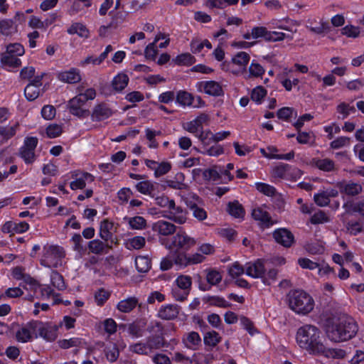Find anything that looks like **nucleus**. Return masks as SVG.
Returning a JSON list of instances; mask_svg holds the SVG:
<instances>
[{
    "label": "nucleus",
    "mask_w": 364,
    "mask_h": 364,
    "mask_svg": "<svg viewBox=\"0 0 364 364\" xmlns=\"http://www.w3.org/2000/svg\"><path fill=\"white\" fill-rule=\"evenodd\" d=\"M320 335L321 331L317 327L306 324L297 330L296 339L298 345L310 354H323L325 353V346Z\"/></svg>",
    "instance_id": "1"
},
{
    "label": "nucleus",
    "mask_w": 364,
    "mask_h": 364,
    "mask_svg": "<svg viewBox=\"0 0 364 364\" xmlns=\"http://www.w3.org/2000/svg\"><path fill=\"white\" fill-rule=\"evenodd\" d=\"M358 326L350 316H343L326 330L328 338L334 342H343L352 339L357 334Z\"/></svg>",
    "instance_id": "2"
},
{
    "label": "nucleus",
    "mask_w": 364,
    "mask_h": 364,
    "mask_svg": "<svg viewBox=\"0 0 364 364\" xmlns=\"http://www.w3.org/2000/svg\"><path fill=\"white\" fill-rule=\"evenodd\" d=\"M205 259V257L199 252L189 255L181 251H174L161 259L160 269L162 271H167L171 269L173 264L182 269L188 266L200 264Z\"/></svg>",
    "instance_id": "3"
},
{
    "label": "nucleus",
    "mask_w": 364,
    "mask_h": 364,
    "mask_svg": "<svg viewBox=\"0 0 364 364\" xmlns=\"http://www.w3.org/2000/svg\"><path fill=\"white\" fill-rule=\"evenodd\" d=\"M289 308L298 314L306 315L314 307L313 298L303 290H294L289 294Z\"/></svg>",
    "instance_id": "4"
},
{
    "label": "nucleus",
    "mask_w": 364,
    "mask_h": 364,
    "mask_svg": "<svg viewBox=\"0 0 364 364\" xmlns=\"http://www.w3.org/2000/svg\"><path fill=\"white\" fill-rule=\"evenodd\" d=\"M25 53V48L19 43H9L6 47L5 52L0 54V63L2 67L8 70L16 69L21 66L20 56Z\"/></svg>",
    "instance_id": "5"
},
{
    "label": "nucleus",
    "mask_w": 364,
    "mask_h": 364,
    "mask_svg": "<svg viewBox=\"0 0 364 364\" xmlns=\"http://www.w3.org/2000/svg\"><path fill=\"white\" fill-rule=\"evenodd\" d=\"M146 331L149 333V336L146 337V341L153 352L162 348L173 349L165 339L164 328L160 322L156 321L154 324L149 325Z\"/></svg>",
    "instance_id": "6"
},
{
    "label": "nucleus",
    "mask_w": 364,
    "mask_h": 364,
    "mask_svg": "<svg viewBox=\"0 0 364 364\" xmlns=\"http://www.w3.org/2000/svg\"><path fill=\"white\" fill-rule=\"evenodd\" d=\"M64 257L65 252L62 247L59 245L45 246L40 263L45 267L55 268L58 267Z\"/></svg>",
    "instance_id": "7"
},
{
    "label": "nucleus",
    "mask_w": 364,
    "mask_h": 364,
    "mask_svg": "<svg viewBox=\"0 0 364 364\" xmlns=\"http://www.w3.org/2000/svg\"><path fill=\"white\" fill-rule=\"evenodd\" d=\"M34 328H36V334L35 338L41 337L47 341H54L58 336V328L57 326H52L48 323H43L36 320ZM33 328V326L32 327Z\"/></svg>",
    "instance_id": "8"
},
{
    "label": "nucleus",
    "mask_w": 364,
    "mask_h": 364,
    "mask_svg": "<svg viewBox=\"0 0 364 364\" xmlns=\"http://www.w3.org/2000/svg\"><path fill=\"white\" fill-rule=\"evenodd\" d=\"M272 174L273 177L277 178L296 181L297 178L301 176V173L299 168L282 163L273 168Z\"/></svg>",
    "instance_id": "9"
},
{
    "label": "nucleus",
    "mask_w": 364,
    "mask_h": 364,
    "mask_svg": "<svg viewBox=\"0 0 364 364\" xmlns=\"http://www.w3.org/2000/svg\"><path fill=\"white\" fill-rule=\"evenodd\" d=\"M196 244V240L183 231H179L173 237L172 245L177 247L176 251L186 252Z\"/></svg>",
    "instance_id": "10"
},
{
    "label": "nucleus",
    "mask_w": 364,
    "mask_h": 364,
    "mask_svg": "<svg viewBox=\"0 0 364 364\" xmlns=\"http://www.w3.org/2000/svg\"><path fill=\"white\" fill-rule=\"evenodd\" d=\"M71 177L74 179L70 183V188L73 191L82 190L85 188L86 181L92 183L95 181V176L92 173L80 170L73 171Z\"/></svg>",
    "instance_id": "11"
},
{
    "label": "nucleus",
    "mask_w": 364,
    "mask_h": 364,
    "mask_svg": "<svg viewBox=\"0 0 364 364\" xmlns=\"http://www.w3.org/2000/svg\"><path fill=\"white\" fill-rule=\"evenodd\" d=\"M85 105V103L80 99V97L76 95L68 102L67 108L72 115L84 119L90 116V114L89 109L83 108Z\"/></svg>",
    "instance_id": "12"
},
{
    "label": "nucleus",
    "mask_w": 364,
    "mask_h": 364,
    "mask_svg": "<svg viewBox=\"0 0 364 364\" xmlns=\"http://www.w3.org/2000/svg\"><path fill=\"white\" fill-rule=\"evenodd\" d=\"M114 114L109 105L105 102H100L95 105L90 112L91 120L94 122H100L108 119Z\"/></svg>",
    "instance_id": "13"
},
{
    "label": "nucleus",
    "mask_w": 364,
    "mask_h": 364,
    "mask_svg": "<svg viewBox=\"0 0 364 364\" xmlns=\"http://www.w3.org/2000/svg\"><path fill=\"white\" fill-rule=\"evenodd\" d=\"M198 91L203 92L206 95L213 97L224 95V91L221 85L215 80L199 81L196 83Z\"/></svg>",
    "instance_id": "14"
},
{
    "label": "nucleus",
    "mask_w": 364,
    "mask_h": 364,
    "mask_svg": "<svg viewBox=\"0 0 364 364\" xmlns=\"http://www.w3.org/2000/svg\"><path fill=\"white\" fill-rule=\"evenodd\" d=\"M275 242L280 245L289 248L295 242L293 233L287 228H277L272 233Z\"/></svg>",
    "instance_id": "15"
},
{
    "label": "nucleus",
    "mask_w": 364,
    "mask_h": 364,
    "mask_svg": "<svg viewBox=\"0 0 364 364\" xmlns=\"http://www.w3.org/2000/svg\"><path fill=\"white\" fill-rule=\"evenodd\" d=\"M36 320H31L21 326L16 332V339L21 343H27L33 338V335L36 334L35 326Z\"/></svg>",
    "instance_id": "16"
},
{
    "label": "nucleus",
    "mask_w": 364,
    "mask_h": 364,
    "mask_svg": "<svg viewBox=\"0 0 364 364\" xmlns=\"http://www.w3.org/2000/svg\"><path fill=\"white\" fill-rule=\"evenodd\" d=\"M265 272L266 268L263 259H257L246 264L245 274L252 278L262 279Z\"/></svg>",
    "instance_id": "17"
},
{
    "label": "nucleus",
    "mask_w": 364,
    "mask_h": 364,
    "mask_svg": "<svg viewBox=\"0 0 364 364\" xmlns=\"http://www.w3.org/2000/svg\"><path fill=\"white\" fill-rule=\"evenodd\" d=\"M57 78L63 82L75 84L81 80L80 71L76 68H71L69 70L59 72Z\"/></svg>",
    "instance_id": "18"
},
{
    "label": "nucleus",
    "mask_w": 364,
    "mask_h": 364,
    "mask_svg": "<svg viewBox=\"0 0 364 364\" xmlns=\"http://www.w3.org/2000/svg\"><path fill=\"white\" fill-rule=\"evenodd\" d=\"M167 213V218L176 223L183 224L187 220L188 212L186 209L176 205L175 202L173 206L171 205Z\"/></svg>",
    "instance_id": "19"
},
{
    "label": "nucleus",
    "mask_w": 364,
    "mask_h": 364,
    "mask_svg": "<svg viewBox=\"0 0 364 364\" xmlns=\"http://www.w3.org/2000/svg\"><path fill=\"white\" fill-rule=\"evenodd\" d=\"M179 314V306L176 304L162 305L157 313V317L162 320H173Z\"/></svg>",
    "instance_id": "20"
},
{
    "label": "nucleus",
    "mask_w": 364,
    "mask_h": 364,
    "mask_svg": "<svg viewBox=\"0 0 364 364\" xmlns=\"http://www.w3.org/2000/svg\"><path fill=\"white\" fill-rule=\"evenodd\" d=\"M203 304H207L208 307H218L227 309L232 306V304L225 300V299L219 295L205 294L202 298Z\"/></svg>",
    "instance_id": "21"
},
{
    "label": "nucleus",
    "mask_w": 364,
    "mask_h": 364,
    "mask_svg": "<svg viewBox=\"0 0 364 364\" xmlns=\"http://www.w3.org/2000/svg\"><path fill=\"white\" fill-rule=\"evenodd\" d=\"M113 228L114 223L107 218L100 222L99 235L102 240L114 243V235L112 232Z\"/></svg>",
    "instance_id": "22"
},
{
    "label": "nucleus",
    "mask_w": 364,
    "mask_h": 364,
    "mask_svg": "<svg viewBox=\"0 0 364 364\" xmlns=\"http://www.w3.org/2000/svg\"><path fill=\"white\" fill-rule=\"evenodd\" d=\"M252 216L254 220L260 222L263 228H269L274 225L269 213L261 208H255L252 210Z\"/></svg>",
    "instance_id": "23"
},
{
    "label": "nucleus",
    "mask_w": 364,
    "mask_h": 364,
    "mask_svg": "<svg viewBox=\"0 0 364 364\" xmlns=\"http://www.w3.org/2000/svg\"><path fill=\"white\" fill-rule=\"evenodd\" d=\"M112 245H109L108 242L95 239L87 243V247L90 252L95 255H103L108 253L109 250L112 249Z\"/></svg>",
    "instance_id": "24"
},
{
    "label": "nucleus",
    "mask_w": 364,
    "mask_h": 364,
    "mask_svg": "<svg viewBox=\"0 0 364 364\" xmlns=\"http://www.w3.org/2000/svg\"><path fill=\"white\" fill-rule=\"evenodd\" d=\"M201 338L198 332L191 331L183 338V343L188 349L196 350L201 346Z\"/></svg>",
    "instance_id": "25"
},
{
    "label": "nucleus",
    "mask_w": 364,
    "mask_h": 364,
    "mask_svg": "<svg viewBox=\"0 0 364 364\" xmlns=\"http://www.w3.org/2000/svg\"><path fill=\"white\" fill-rule=\"evenodd\" d=\"M153 230L161 235L167 236L175 232L176 226L170 222L161 220L153 225Z\"/></svg>",
    "instance_id": "26"
},
{
    "label": "nucleus",
    "mask_w": 364,
    "mask_h": 364,
    "mask_svg": "<svg viewBox=\"0 0 364 364\" xmlns=\"http://www.w3.org/2000/svg\"><path fill=\"white\" fill-rule=\"evenodd\" d=\"M222 341V337L215 331L206 332L203 336V343L207 348V350H212L216 347Z\"/></svg>",
    "instance_id": "27"
},
{
    "label": "nucleus",
    "mask_w": 364,
    "mask_h": 364,
    "mask_svg": "<svg viewBox=\"0 0 364 364\" xmlns=\"http://www.w3.org/2000/svg\"><path fill=\"white\" fill-rule=\"evenodd\" d=\"M311 163L312 166L324 172H331L336 169L335 162L328 158H314Z\"/></svg>",
    "instance_id": "28"
},
{
    "label": "nucleus",
    "mask_w": 364,
    "mask_h": 364,
    "mask_svg": "<svg viewBox=\"0 0 364 364\" xmlns=\"http://www.w3.org/2000/svg\"><path fill=\"white\" fill-rule=\"evenodd\" d=\"M227 212L235 218L243 219L245 215V210L243 206L237 200L228 203Z\"/></svg>",
    "instance_id": "29"
},
{
    "label": "nucleus",
    "mask_w": 364,
    "mask_h": 364,
    "mask_svg": "<svg viewBox=\"0 0 364 364\" xmlns=\"http://www.w3.org/2000/svg\"><path fill=\"white\" fill-rule=\"evenodd\" d=\"M187 207L192 212L193 216L198 221H203L208 217L207 211L199 206L195 201L187 200L186 201Z\"/></svg>",
    "instance_id": "30"
},
{
    "label": "nucleus",
    "mask_w": 364,
    "mask_h": 364,
    "mask_svg": "<svg viewBox=\"0 0 364 364\" xmlns=\"http://www.w3.org/2000/svg\"><path fill=\"white\" fill-rule=\"evenodd\" d=\"M135 189L140 193L154 196L156 191V184L151 181L144 180L134 185Z\"/></svg>",
    "instance_id": "31"
},
{
    "label": "nucleus",
    "mask_w": 364,
    "mask_h": 364,
    "mask_svg": "<svg viewBox=\"0 0 364 364\" xmlns=\"http://www.w3.org/2000/svg\"><path fill=\"white\" fill-rule=\"evenodd\" d=\"M139 303V299L135 296H129L121 300L117 305V309L122 313H129L134 310Z\"/></svg>",
    "instance_id": "32"
},
{
    "label": "nucleus",
    "mask_w": 364,
    "mask_h": 364,
    "mask_svg": "<svg viewBox=\"0 0 364 364\" xmlns=\"http://www.w3.org/2000/svg\"><path fill=\"white\" fill-rule=\"evenodd\" d=\"M194 102V96L186 90H178L176 92V103L181 107L192 106Z\"/></svg>",
    "instance_id": "33"
},
{
    "label": "nucleus",
    "mask_w": 364,
    "mask_h": 364,
    "mask_svg": "<svg viewBox=\"0 0 364 364\" xmlns=\"http://www.w3.org/2000/svg\"><path fill=\"white\" fill-rule=\"evenodd\" d=\"M129 81L128 75L124 73H119L112 80V86L116 92H122L127 86Z\"/></svg>",
    "instance_id": "34"
},
{
    "label": "nucleus",
    "mask_w": 364,
    "mask_h": 364,
    "mask_svg": "<svg viewBox=\"0 0 364 364\" xmlns=\"http://www.w3.org/2000/svg\"><path fill=\"white\" fill-rule=\"evenodd\" d=\"M146 328V323L145 321L142 320L135 321L129 325L128 332L133 337L140 338L144 336Z\"/></svg>",
    "instance_id": "35"
},
{
    "label": "nucleus",
    "mask_w": 364,
    "mask_h": 364,
    "mask_svg": "<svg viewBox=\"0 0 364 364\" xmlns=\"http://www.w3.org/2000/svg\"><path fill=\"white\" fill-rule=\"evenodd\" d=\"M12 276L16 280H23L26 284L31 287H36L38 282L29 274L24 273V269L21 267H16L12 270Z\"/></svg>",
    "instance_id": "36"
},
{
    "label": "nucleus",
    "mask_w": 364,
    "mask_h": 364,
    "mask_svg": "<svg viewBox=\"0 0 364 364\" xmlns=\"http://www.w3.org/2000/svg\"><path fill=\"white\" fill-rule=\"evenodd\" d=\"M135 267L140 273H146L151 267V260L149 256H137L135 259Z\"/></svg>",
    "instance_id": "37"
},
{
    "label": "nucleus",
    "mask_w": 364,
    "mask_h": 364,
    "mask_svg": "<svg viewBox=\"0 0 364 364\" xmlns=\"http://www.w3.org/2000/svg\"><path fill=\"white\" fill-rule=\"evenodd\" d=\"M205 272L206 273V281L209 284L216 286L221 282L223 276L218 269L215 268H208L205 270Z\"/></svg>",
    "instance_id": "38"
},
{
    "label": "nucleus",
    "mask_w": 364,
    "mask_h": 364,
    "mask_svg": "<svg viewBox=\"0 0 364 364\" xmlns=\"http://www.w3.org/2000/svg\"><path fill=\"white\" fill-rule=\"evenodd\" d=\"M362 186L358 183L349 182L340 186V191L348 196H355L362 191Z\"/></svg>",
    "instance_id": "39"
},
{
    "label": "nucleus",
    "mask_w": 364,
    "mask_h": 364,
    "mask_svg": "<svg viewBox=\"0 0 364 364\" xmlns=\"http://www.w3.org/2000/svg\"><path fill=\"white\" fill-rule=\"evenodd\" d=\"M173 61L178 66H191L196 63V60L191 53H183L176 55V57L173 59Z\"/></svg>",
    "instance_id": "40"
},
{
    "label": "nucleus",
    "mask_w": 364,
    "mask_h": 364,
    "mask_svg": "<svg viewBox=\"0 0 364 364\" xmlns=\"http://www.w3.org/2000/svg\"><path fill=\"white\" fill-rule=\"evenodd\" d=\"M50 279L52 286L58 290L63 291L66 289L64 278L58 271L53 270L50 272Z\"/></svg>",
    "instance_id": "41"
},
{
    "label": "nucleus",
    "mask_w": 364,
    "mask_h": 364,
    "mask_svg": "<svg viewBox=\"0 0 364 364\" xmlns=\"http://www.w3.org/2000/svg\"><path fill=\"white\" fill-rule=\"evenodd\" d=\"M110 296L111 291L102 287L100 288L95 292V302L98 306H103Z\"/></svg>",
    "instance_id": "42"
},
{
    "label": "nucleus",
    "mask_w": 364,
    "mask_h": 364,
    "mask_svg": "<svg viewBox=\"0 0 364 364\" xmlns=\"http://www.w3.org/2000/svg\"><path fill=\"white\" fill-rule=\"evenodd\" d=\"M15 21L13 19H1L0 20V33L9 36H11L15 31Z\"/></svg>",
    "instance_id": "43"
},
{
    "label": "nucleus",
    "mask_w": 364,
    "mask_h": 364,
    "mask_svg": "<svg viewBox=\"0 0 364 364\" xmlns=\"http://www.w3.org/2000/svg\"><path fill=\"white\" fill-rule=\"evenodd\" d=\"M68 33L70 35L77 34L82 38H88L89 31L86 26L80 23H74L68 29Z\"/></svg>",
    "instance_id": "44"
},
{
    "label": "nucleus",
    "mask_w": 364,
    "mask_h": 364,
    "mask_svg": "<svg viewBox=\"0 0 364 364\" xmlns=\"http://www.w3.org/2000/svg\"><path fill=\"white\" fill-rule=\"evenodd\" d=\"M267 94V90L264 87L258 85L252 90L250 98L252 101L255 102L257 105H261Z\"/></svg>",
    "instance_id": "45"
},
{
    "label": "nucleus",
    "mask_w": 364,
    "mask_h": 364,
    "mask_svg": "<svg viewBox=\"0 0 364 364\" xmlns=\"http://www.w3.org/2000/svg\"><path fill=\"white\" fill-rule=\"evenodd\" d=\"M129 349L132 352L139 355H149L153 353L147 342H139L131 345Z\"/></svg>",
    "instance_id": "46"
},
{
    "label": "nucleus",
    "mask_w": 364,
    "mask_h": 364,
    "mask_svg": "<svg viewBox=\"0 0 364 364\" xmlns=\"http://www.w3.org/2000/svg\"><path fill=\"white\" fill-rule=\"evenodd\" d=\"M41 92V87L28 84L24 88V95L26 100L29 102L34 101L37 99Z\"/></svg>",
    "instance_id": "47"
},
{
    "label": "nucleus",
    "mask_w": 364,
    "mask_h": 364,
    "mask_svg": "<svg viewBox=\"0 0 364 364\" xmlns=\"http://www.w3.org/2000/svg\"><path fill=\"white\" fill-rule=\"evenodd\" d=\"M18 126V122L11 127L0 126V136L6 141L11 139L16 135Z\"/></svg>",
    "instance_id": "48"
},
{
    "label": "nucleus",
    "mask_w": 364,
    "mask_h": 364,
    "mask_svg": "<svg viewBox=\"0 0 364 364\" xmlns=\"http://www.w3.org/2000/svg\"><path fill=\"white\" fill-rule=\"evenodd\" d=\"M294 112L295 113V116H296L297 113L293 107H283L277 110V117L279 119L289 122Z\"/></svg>",
    "instance_id": "49"
},
{
    "label": "nucleus",
    "mask_w": 364,
    "mask_h": 364,
    "mask_svg": "<svg viewBox=\"0 0 364 364\" xmlns=\"http://www.w3.org/2000/svg\"><path fill=\"white\" fill-rule=\"evenodd\" d=\"M128 223L132 230H143L146 228V220L144 217L139 215L129 218Z\"/></svg>",
    "instance_id": "50"
},
{
    "label": "nucleus",
    "mask_w": 364,
    "mask_h": 364,
    "mask_svg": "<svg viewBox=\"0 0 364 364\" xmlns=\"http://www.w3.org/2000/svg\"><path fill=\"white\" fill-rule=\"evenodd\" d=\"M19 156L23 160L26 164H32L36 161L35 151L21 146L19 149Z\"/></svg>",
    "instance_id": "51"
},
{
    "label": "nucleus",
    "mask_w": 364,
    "mask_h": 364,
    "mask_svg": "<svg viewBox=\"0 0 364 364\" xmlns=\"http://www.w3.org/2000/svg\"><path fill=\"white\" fill-rule=\"evenodd\" d=\"M250 60V55L243 51L238 52L232 58V62L233 64L242 67H246Z\"/></svg>",
    "instance_id": "52"
},
{
    "label": "nucleus",
    "mask_w": 364,
    "mask_h": 364,
    "mask_svg": "<svg viewBox=\"0 0 364 364\" xmlns=\"http://www.w3.org/2000/svg\"><path fill=\"white\" fill-rule=\"evenodd\" d=\"M172 168L171 163L169 161L159 162L154 173L155 178H159L168 173Z\"/></svg>",
    "instance_id": "53"
},
{
    "label": "nucleus",
    "mask_w": 364,
    "mask_h": 364,
    "mask_svg": "<svg viewBox=\"0 0 364 364\" xmlns=\"http://www.w3.org/2000/svg\"><path fill=\"white\" fill-rule=\"evenodd\" d=\"M318 26H309V30L317 35H323L331 31V26L328 21L321 20Z\"/></svg>",
    "instance_id": "54"
},
{
    "label": "nucleus",
    "mask_w": 364,
    "mask_h": 364,
    "mask_svg": "<svg viewBox=\"0 0 364 364\" xmlns=\"http://www.w3.org/2000/svg\"><path fill=\"white\" fill-rule=\"evenodd\" d=\"M255 186L258 191L267 196H273L276 193V188L269 184L257 182L255 183Z\"/></svg>",
    "instance_id": "55"
},
{
    "label": "nucleus",
    "mask_w": 364,
    "mask_h": 364,
    "mask_svg": "<svg viewBox=\"0 0 364 364\" xmlns=\"http://www.w3.org/2000/svg\"><path fill=\"white\" fill-rule=\"evenodd\" d=\"M240 323L250 335L254 336L259 333V331L255 327L253 322L249 318L244 316H242L240 318Z\"/></svg>",
    "instance_id": "56"
},
{
    "label": "nucleus",
    "mask_w": 364,
    "mask_h": 364,
    "mask_svg": "<svg viewBox=\"0 0 364 364\" xmlns=\"http://www.w3.org/2000/svg\"><path fill=\"white\" fill-rule=\"evenodd\" d=\"M278 271L275 268L269 269L267 272H265L262 277V282L264 285H270L272 282H275L277 278Z\"/></svg>",
    "instance_id": "57"
},
{
    "label": "nucleus",
    "mask_w": 364,
    "mask_h": 364,
    "mask_svg": "<svg viewBox=\"0 0 364 364\" xmlns=\"http://www.w3.org/2000/svg\"><path fill=\"white\" fill-rule=\"evenodd\" d=\"M328 221L329 218L326 213L321 210L314 213L310 218V222L313 225L323 224Z\"/></svg>",
    "instance_id": "58"
},
{
    "label": "nucleus",
    "mask_w": 364,
    "mask_h": 364,
    "mask_svg": "<svg viewBox=\"0 0 364 364\" xmlns=\"http://www.w3.org/2000/svg\"><path fill=\"white\" fill-rule=\"evenodd\" d=\"M341 33L348 38H358L360 35V28L353 25H346L341 29Z\"/></svg>",
    "instance_id": "59"
},
{
    "label": "nucleus",
    "mask_w": 364,
    "mask_h": 364,
    "mask_svg": "<svg viewBox=\"0 0 364 364\" xmlns=\"http://www.w3.org/2000/svg\"><path fill=\"white\" fill-rule=\"evenodd\" d=\"M176 282L178 288L184 291L189 290L192 284L191 277L188 275L178 276L176 279Z\"/></svg>",
    "instance_id": "60"
},
{
    "label": "nucleus",
    "mask_w": 364,
    "mask_h": 364,
    "mask_svg": "<svg viewBox=\"0 0 364 364\" xmlns=\"http://www.w3.org/2000/svg\"><path fill=\"white\" fill-rule=\"evenodd\" d=\"M297 263L302 269H306L309 270L316 269L320 266L319 263L314 262L306 257L299 258Z\"/></svg>",
    "instance_id": "61"
},
{
    "label": "nucleus",
    "mask_w": 364,
    "mask_h": 364,
    "mask_svg": "<svg viewBox=\"0 0 364 364\" xmlns=\"http://www.w3.org/2000/svg\"><path fill=\"white\" fill-rule=\"evenodd\" d=\"M269 31L264 26H255L252 28V36L254 39L263 38L267 41Z\"/></svg>",
    "instance_id": "62"
},
{
    "label": "nucleus",
    "mask_w": 364,
    "mask_h": 364,
    "mask_svg": "<svg viewBox=\"0 0 364 364\" xmlns=\"http://www.w3.org/2000/svg\"><path fill=\"white\" fill-rule=\"evenodd\" d=\"M250 75L252 77H262L264 73V69L263 67L255 60H252L249 67Z\"/></svg>",
    "instance_id": "63"
},
{
    "label": "nucleus",
    "mask_w": 364,
    "mask_h": 364,
    "mask_svg": "<svg viewBox=\"0 0 364 364\" xmlns=\"http://www.w3.org/2000/svg\"><path fill=\"white\" fill-rule=\"evenodd\" d=\"M245 272V268L238 262H234L228 269V274L232 278H237Z\"/></svg>",
    "instance_id": "64"
}]
</instances>
